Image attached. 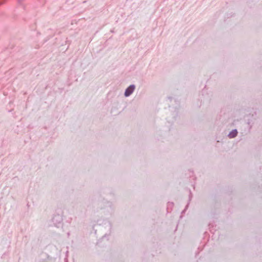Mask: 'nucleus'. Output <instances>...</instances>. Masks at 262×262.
<instances>
[{
    "mask_svg": "<svg viewBox=\"0 0 262 262\" xmlns=\"http://www.w3.org/2000/svg\"><path fill=\"white\" fill-rule=\"evenodd\" d=\"M135 88L134 84H131L128 86L124 92V96L126 97L129 96L135 91Z\"/></svg>",
    "mask_w": 262,
    "mask_h": 262,
    "instance_id": "nucleus-1",
    "label": "nucleus"
},
{
    "mask_svg": "<svg viewBox=\"0 0 262 262\" xmlns=\"http://www.w3.org/2000/svg\"><path fill=\"white\" fill-rule=\"evenodd\" d=\"M237 130L236 129H234L232 131H231L228 134V137L230 138H233L235 137L237 135Z\"/></svg>",
    "mask_w": 262,
    "mask_h": 262,
    "instance_id": "nucleus-2",
    "label": "nucleus"
},
{
    "mask_svg": "<svg viewBox=\"0 0 262 262\" xmlns=\"http://www.w3.org/2000/svg\"><path fill=\"white\" fill-rule=\"evenodd\" d=\"M55 220H56L57 221H58V223H60L61 222V221H62V219L60 217V216H59V215H55L53 218V221L54 222H55Z\"/></svg>",
    "mask_w": 262,
    "mask_h": 262,
    "instance_id": "nucleus-3",
    "label": "nucleus"
},
{
    "mask_svg": "<svg viewBox=\"0 0 262 262\" xmlns=\"http://www.w3.org/2000/svg\"><path fill=\"white\" fill-rule=\"evenodd\" d=\"M173 203H170V202L168 203L167 208V210L168 212H169V209H171V208L173 207Z\"/></svg>",
    "mask_w": 262,
    "mask_h": 262,
    "instance_id": "nucleus-4",
    "label": "nucleus"
},
{
    "mask_svg": "<svg viewBox=\"0 0 262 262\" xmlns=\"http://www.w3.org/2000/svg\"><path fill=\"white\" fill-rule=\"evenodd\" d=\"M3 2H0V5L3 4Z\"/></svg>",
    "mask_w": 262,
    "mask_h": 262,
    "instance_id": "nucleus-5",
    "label": "nucleus"
}]
</instances>
